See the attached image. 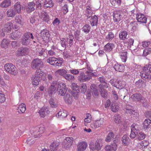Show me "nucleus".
I'll list each match as a JSON object with an SVG mask.
<instances>
[{
	"mask_svg": "<svg viewBox=\"0 0 151 151\" xmlns=\"http://www.w3.org/2000/svg\"><path fill=\"white\" fill-rule=\"evenodd\" d=\"M40 78L45 81L46 79V74L41 69L37 70L32 78V83L34 87H36L39 85L40 81Z\"/></svg>",
	"mask_w": 151,
	"mask_h": 151,
	"instance_id": "nucleus-1",
	"label": "nucleus"
},
{
	"mask_svg": "<svg viewBox=\"0 0 151 151\" xmlns=\"http://www.w3.org/2000/svg\"><path fill=\"white\" fill-rule=\"evenodd\" d=\"M34 38V37L32 33L27 32L23 35L21 42L23 45L27 46L30 43L31 40H33Z\"/></svg>",
	"mask_w": 151,
	"mask_h": 151,
	"instance_id": "nucleus-2",
	"label": "nucleus"
},
{
	"mask_svg": "<svg viewBox=\"0 0 151 151\" xmlns=\"http://www.w3.org/2000/svg\"><path fill=\"white\" fill-rule=\"evenodd\" d=\"M4 68L8 73L14 76L17 75L18 71L17 68L11 63L6 64L4 66Z\"/></svg>",
	"mask_w": 151,
	"mask_h": 151,
	"instance_id": "nucleus-3",
	"label": "nucleus"
},
{
	"mask_svg": "<svg viewBox=\"0 0 151 151\" xmlns=\"http://www.w3.org/2000/svg\"><path fill=\"white\" fill-rule=\"evenodd\" d=\"M43 63L41 59L37 58L34 59L32 61L31 67L33 69H40V68L43 67Z\"/></svg>",
	"mask_w": 151,
	"mask_h": 151,
	"instance_id": "nucleus-4",
	"label": "nucleus"
},
{
	"mask_svg": "<svg viewBox=\"0 0 151 151\" xmlns=\"http://www.w3.org/2000/svg\"><path fill=\"white\" fill-rule=\"evenodd\" d=\"M45 126L41 125L38 127L35 128L31 131V133L32 135L35 136V138L39 137L40 134L43 133L45 131Z\"/></svg>",
	"mask_w": 151,
	"mask_h": 151,
	"instance_id": "nucleus-5",
	"label": "nucleus"
},
{
	"mask_svg": "<svg viewBox=\"0 0 151 151\" xmlns=\"http://www.w3.org/2000/svg\"><path fill=\"white\" fill-rule=\"evenodd\" d=\"M47 62L50 64L57 66H61L63 63L61 60L54 57H49L47 60Z\"/></svg>",
	"mask_w": 151,
	"mask_h": 151,
	"instance_id": "nucleus-6",
	"label": "nucleus"
},
{
	"mask_svg": "<svg viewBox=\"0 0 151 151\" xmlns=\"http://www.w3.org/2000/svg\"><path fill=\"white\" fill-rule=\"evenodd\" d=\"M104 119L103 118H100L95 120L91 123V128L95 129L100 127H102L104 123Z\"/></svg>",
	"mask_w": 151,
	"mask_h": 151,
	"instance_id": "nucleus-7",
	"label": "nucleus"
},
{
	"mask_svg": "<svg viewBox=\"0 0 151 151\" xmlns=\"http://www.w3.org/2000/svg\"><path fill=\"white\" fill-rule=\"evenodd\" d=\"M14 25L12 22H9L6 23L4 25V27L2 29V32L1 35L3 36H5L4 32H10L11 30L14 29Z\"/></svg>",
	"mask_w": 151,
	"mask_h": 151,
	"instance_id": "nucleus-8",
	"label": "nucleus"
},
{
	"mask_svg": "<svg viewBox=\"0 0 151 151\" xmlns=\"http://www.w3.org/2000/svg\"><path fill=\"white\" fill-rule=\"evenodd\" d=\"M19 29V27L17 24L14 25L13 31L10 34V37L12 39L14 40L18 39L21 36V33L18 30Z\"/></svg>",
	"mask_w": 151,
	"mask_h": 151,
	"instance_id": "nucleus-9",
	"label": "nucleus"
},
{
	"mask_svg": "<svg viewBox=\"0 0 151 151\" xmlns=\"http://www.w3.org/2000/svg\"><path fill=\"white\" fill-rule=\"evenodd\" d=\"M29 50V49L27 47H20L18 49L16 52V55L17 56H20L27 55Z\"/></svg>",
	"mask_w": 151,
	"mask_h": 151,
	"instance_id": "nucleus-10",
	"label": "nucleus"
},
{
	"mask_svg": "<svg viewBox=\"0 0 151 151\" xmlns=\"http://www.w3.org/2000/svg\"><path fill=\"white\" fill-rule=\"evenodd\" d=\"M58 85V87L57 88L58 95L61 96L64 95L66 92L65 89L66 86L65 83L60 82L59 83Z\"/></svg>",
	"mask_w": 151,
	"mask_h": 151,
	"instance_id": "nucleus-11",
	"label": "nucleus"
},
{
	"mask_svg": "<svg viewBox=\"0 0 151 151\" xmlns=\"http://www.w3.org/2000/svg\"><path fill=\"white\" fill-rule=\"evenodd\" d=\"M131 132L130 137L131 138H134L137 134V131L139 130V126L135 123L132 125L131 127Z\"/></svg>",
	"mask_w": 151,
	"mask_h": 151,
	"instance_id": "nucleus-12",
	"label": "nucleus"
},
{
	"mask_svg": "<svg viewBox=\"0 0 151 151\" xmlns=\"http://www.w3.org/2000/svg\"><path fill=\"white\" fill-rule=\"evenodd\" d=\"M101 141L100 139H97L94 145L92 144L89 145L90 148L93 151L96 150L99 151L101 149Z\"/></svg>",
	"mask_w": 151,
	"mask_h": 151,
	"instance_id": "nucleus-13",
	"label": "nucleus"
},
{
	"mask_svg": "<svg viewBox=\"0 0 151 151\" xmlns=\"http://www.w3.org/2000/svg\"><path fill=\"white\" fill-rule=\"evenodd\" d=\"M41 36L45 41H48L50 34L49 31L46 29L42 30L40 32Z\"/></svg>",
	"mask_w": 151,
	"mask_h": 151,
	"instance_id": "nucleus-14",
	"label": "nucleus"
},
{
	"mask_svg": "<svg viewBox=\"0 0 151 151\" xmlns=\"http://www.w3.org/2000/svg\"><path fill=\"white\" fill-rule=\"evenodd\" d=\"M87 146V144L84 141L79 142L77 145V151H83L85 150Z\"/></svg>",
	"mask_w": 151,
	"mask_h": 151,
	"instance_id": "nucleus-15",
	"label": "nucleus"
},
{
	"mask_svg": "<svg viewBox=\"0 0 151 151\" xmlns=\"http://www.w3.org/2000/svg\"><path fill=\"white\" fill-rule=\"evenodd\" d=\"M116 140L113 141V144L110 145H107L105 147L104 149L106 151H116L117 149V144L115 143Z\"/></svg>",
	"mask_w": 151,
	"mask_h": 151,
	"instance_id": "nucleus-16",
	"label": "nucleus"
},
{
	"mask_svg": "<svg viewBox=\"0 0 151 151\" xmlns=\"http://www.w3.org/2000/svg\"><path fill=\"white\" fill-rule=\"evenodd\" d=\"M112 66L114 69L116 71L122 72L124 71V65L119 64L116 62H112Z\"/></svg>",
	"mask_w": 151,
	"mask_h": 151,
	"instance_id": "nucleus-17",
	"label": "nucleus"
},
{
	"mask_svg": "<svg viewBox=\"0 0 151 151\" xmlns=\"http://www.w3.org/2000/svg\"><path fill=\"white\" fill-rule=\"evenodd\" d=\"M136 19L138 22L142 23H145L147 22V17L144 15L140 13L137 14Z\"/></svg>",
	"mask_w": 151,
	"mask_h": 151,
	"instance_id": "nucleus-18",
	"label": "nucleus"
},
{
	"mask_svg": "<svg viewBox=\"0 0 151 151\" xmlns=\"http://www.w3.org/2000/svg\"><path fill=\"white\" fill-rule=\"evenodd\" d=\"M114 19L116 22H119L122 18L121 12L119 10L115 11L113 13Z\"/></svg>",
	"mask_w": 151,
	"mask_h": 151,
	"instance_id": "nucleus-19",
	"label": "nucleus"
},
{
	"mask_svg": "<svg viewBox=\"0 0 151 151\" xmlns=\"http://www.w3.org/2000/svg\"><path fill=\"white\" fill-rule=\"evenodd\" d=\"M78 79L79 81L82 82H84L88 81L90 79V77L85 74L83 72H82L80 74V75L78 77Z\"/></svg>",
	"mask_w": 151,
	"mask_h": 151,
	"instance_id": "nucleus-20",
	"label": "nucleus"
},
{
	"mask_svg": "<svg viewBox=\"0 0 151 151\" xmlns=\"http://www.w3.org/2000/svg\"><path fill=\"white\" fill-rule=\"evenodd\" d=\"M59 83V82L57 83L55 81L53 82L49 88L48 93L49 94L52 95L55 91H57V88L58 86V85Z\"/></svg>",
	"mask_w": 151,
	"mask_h": 151,
	"instance_id": "nucleus-21",
	"label": "nucleus"
},
{
	"mask_svg": "<svg viewBox=\"0 0 151 151\" xmlns=\"http://www.w3.org/2000/svg\"><path fill=\"white\" fill-rule=\"evenodd\" d=\"M39 17L43 22H48L50 20V17L47 12L43 11L39 16Z\"/></svg>",
	"mask_w": 151,
	"mask_h": 151,
	"instance_id": "nucleus-22",
	"label": "nucleus"
},
{
	"mask_svg": "<svg viewBox=\"0 0 151 151\" xmlns=\"http://www.w3.org/2000/svg\"><path fill=\"white\" fill-rule=\"evenodd\" d=\"M14 10L17 14H20L22 13L21 5L20 2L16 3L13 6Z\"/></svg>",
	"mask_w": 151,
	"mask_h": 151,
	"instance_id": "nucleus-23",
	"label": "nucleus"
},
{
	"mask_svg": "<svg viewBox=\"0 0 151 151\" xmlns=\"http://www.w3.org/2000/svg\"><path fill=\"white\" fill-rule=\"evenodd\" d=\"M50 113L47 107H44L42 108L39 111V113L40 116L42 117H44L47 114Z\"/></svg>",
	"mask_w": 151,
	"mask_h": 151,
	"instance_id": "nucleus-24",
	"label": "nucleus"
},
{
	"mask_svg": "<svg viewBox=\"0 0 151 151\" xmlns=\"http://www.w3.org/2000/svg\"><path fill=\"white\" fill-rule=\"evenodd\" d=\"M10 43V41L9 40L4 38L1 41L0 46L2 48L6 49L8 48Z\"/></svg>",
	"mask_w": 151,
	"mask_h": 151,
	"instance_id": "nucleus-25",
	"label": "nucleus"
},
{
	"mask_svg": "<svg viewBox=\"0 0 151 151\" xmlns=\"http://www.w3.org/2000/svg\"><path fill=\"white\" fill-rule=\"evenodd\" d=\"M27 5L26 8L27 12L30 13L34 10L35 4L33 2H29L28 3Z\"/></svg>",
	"mask_w": 151,
	"mask_h": 151,
	"instance_id": "nucleus-26",
	"label": "nucleus"
},
{
	"mask_svg": "<svg viewBox=\"0 0 151 151\" xmlns=\"http://www.w3.org/2000/svg\"><path fill=\"white\" fill-rule=\"evenodd\" d=\"M15 21L16 23L23 26L24 24V22L22 16L20 15H17L15 18Z\"/></svg>",
	"mask_w": 151,
	"mask_h": 151,
	"instance_id": "nucleus-27",
	"label": "nucleus"
},
{
	"mask_svg": "<svg viewBox=\"0 0 151 151\" xmlns=\"http://www.w3.org/2000/svg\"><path fill=\"white\" fill-rule=\"evenodd\" d=\"M151 120L150 119H145L143 123V128L145 130H148L150 127Z\"/></svg>",
	"mask_w": 151,
	"mask_h": 151,
	"instance_id": "nucleus-28",
	"label": "nucleus"
},
{
	"mask_svg": "<svg viewBox=\"0 0 151 151\" xmlns=\"http://www.w3.org/2000/svg\"><path fill=\"white\" fill-rule=\"evenodd\" d=\"M11 4V0H4L1 3L0 6L2 8H6L10 6Z\"/></svg>",
	"mask_w": 151,
	"mask_h": 151,
	"instance_id": "nucleus-29",
	"label": "nucleus"
},
{
	"mask_svg": "<svg viewBox=\"0 0 151 151\" xmlns=\"http://www.w3.org/2000/svg\"><path fill=\"white\" fill-rule=\"evenodd\" d=\"M26 110V106L24 104L22 103L18 106L17 111L19 114L24 113Z\"/></svg>",
	"mask_w": 151,
	"mask_h": 151,
	"instance_id": "nucleus-30",
	"label": "nucleus"
},
{
	"mask_svg": "<svg viewBox=\"0 0 151 151\" xmlns=\"http://www.w3.org/2000/svg\"><path fill=\"white\" fill-rule=\"evenodd\" d=\"M90 88L91 92L94 97H97L99 93L98 89L95 88V86L94 85H91Z\"/></svg>",
	"mask_w": 151,
	"mask_h": 151,
	"instance_id": "nucleus-31",
	"label": "nucleus"
},
{
	"mask_svg": "<svg viewBox=\"0 0 151 151\" xmlns=\"http://www.w3.org/2000/svg\"><path fill=\"white\" fill-rule=\"evenodd\" d=\"M7 17L9 18H13L17 14L14 9L12 8L9 9L6 12Z\"/></svg>",
	"mask_w": 151,
	"mask_h": 151,
	"instance_id": "nucleus-32",
	"label": "nucleus"
},
{
	"mask_svg": "<svg viewBox=\"0 0 151 151\" xmlns=\"http://www.w3.org/2000/svg\"><path fill=\"white\" fill-rule=\"evenodd\" d=\"M132 98L134 101H139L142 100V96L139 94H134L131 96Z\"/></svg>",
	"mask_w": 151,
	"mask_h": 151,
	"instance_id": "nucleus-33",
	"label": "nucleus"
},
{
	"mask_svg": "<svg viewBox=\"0 0 151 151\" xmlns=\"http://www.w3.org/2000/svg\"><path fill=\"white\" fill-rule=\"evenodd\" d=\"M114 47V45L112 43H108L104 46V49L107 52L111 51Z\"/></svg>",
	"mask_w": 151,
	"mask_h": 151,
	"instance_id": "nucleus-34",
	"label": "nucleus"
},
{
	"mask_svg": "<svg viewBox=\"0 0 151 151\" xmlns=\"http://www.w3.org/2000/svg\"><path fill=\"white\" fill-rule=\"evenodd\" d=\"M128 34L126 31H121L119 33V38L121 40H124L127 39Z\"/></svg>",
	"mask_w": 151,
	"mask_h": 151,
	"instance_id": "nucleus-35",
	"label": "nucleus"
},
{
	"mask_svg": "<svg viewBox=\"0 0 151 151\" xmlns=\"http://www.w3.org/2000/svg\"><path fill=\"white\" fill-rule=\"evenodd\" d=\"M68 115V112L65 110L60 111L56 114V117L63 118L65 117Z\"/></svg>",
	"mask_w": 151,
	"mask_h": 151,
	"instance_id": "nucleus-36",
	"label": "nucleus"
},
{
	"mask_svg": "<svg viewBox=\"0 0 151 151\" xmlns=\"http://www.w3.org/2000/svg\"><path fill=\"white\" fill-rule=\"evenodd\" d=\"M122 142L123 145L128 146L129 144V138L127 135H124L122 137Z\"/></svg>",
	"mask_w": 151,
	"mask_h": 151,
	"instance_id": "nucleus-37",
	"label": "nucleus"
},
{
	"mask_svg": "<svg viewBox=\"0 0 151 151\" xmlns=\"http://www.w3.org/2000/svg\"><path fill=\"white\" fill-rule=\"evenodd\" d=\"M141 76L143 79H151V75L150 73L146 72L143 71L141 73Z\"/></svg>",
	"mask_w": 151,
	"mask_h": 151,
	"instance_id": "nucleus-38",
	"label": "nucleus"
},
{
	"mask_svg": "<svg viewBox=\"0 0 151 151\" xmlns=\"http://www.w3.org/2000/svg\"><path fill=\"white\" fill-rule=\"evenodd\" d=\"M98 18L97 16L94 15L91 17L90 20V24L92 26H96L97 24Z\"/></svg>",
	"mask_w": 151,
	"mask_h": 151,
	"instance_id": "nucleus-39",
	"label": "nucleus"
},
{
	"mask_svg": "<svg viewBox=\"0 0 151 151\" xmlns=\"http://www.w3.org/2000/svg\"><path fill=\"white\" fill-rule=\"evenodd\" d=\"M114 134L112 132H109L107 135L105 140L107 142H110L114 137Z\"/></svg>",
	"mask_w": 151,
	"mask_h": 151,
	"instance_id": "nucleus-40",
	"label": "nucleus"
},
{
	"mask_svg": "<svg viewBox=\"0 0 151 151\" xmlns=\"http://www.w3.org/2000/svg\"><path fill=\"white\" fill-rule=\"evenodd\" d=\"M67 70L64 69H59L56 72V73L57 74L62 76L64 78V77L67 74Z\"/></svg>",
	"mask_w": 151,
	"mask_h": 151,
	"instance_id": "nucleus-41",
	"label": "nucleus"
},
{
	"mask_svg": "<svg viewBox=\"0 0 151 151\" xmlns=\"http://www.w3.org/2000/svg\"><path fill=\"white\" fill-rule=\"evenodd\" d=\"M137 24L135 22H132L129 25V26L130 28L132 31L134 32L137 29Z\"/></svg>",
	"mask_w": 151,
	"mask_h": 151,
	"instance_id": "nucleus-42",
	"label": "nucleus"
},
{
	"mask_svg": "<svg viewBox=\"0 0 151 151\" xmlns=\"http://www.w3.org/2000/svg\"><path fill=\"white\" fill-rule=\"evenodd\" d=\"M53 6V4L51 0H45L44 3V6L45 8L51 7Z\"/></svg>",
	"mask_w": 151,
	"mask_h": 151,
	"instance_id": "nucleus-43",
	"label": "nucleus"
},
{
	"mask_svg": "<svg viewBox=\"0 0 151 151\" xmlns=\"http://www.w3.org/2000/svg\"><path fill=\"white\" fill-rule=\"evenodd\" d=\"M127 52L125 51L122 52L120 55V57L122 60V61L123 62H125L127 60Z\"/></svg>",
	"mask_w": 151,
	"mask_h": 151,
	"instance_id": "nucleus-44",
	"label": "nucleus"
},
{
	"mask_svg": "<svg viewBox=\"0 0 151 151\" xmlns=\"http://www.w3.org/2000/svg\"><path fill=\"white\" fill-rule=\"evenodd\" d=\"M64 78L66 80L70 82L73 81L75 80L74 76L70 74H66Z\"/></svg>",
	"mask_w": 151,
	"mask_h": 151,
	"instance_id": "nucleus-45",
	"label": "nucleus"
},
{
	"mask_svg": "<svg viewBox=\"0 0 151 151\" xmlns=\"http://www.w3.org/2000/svg\"><path fill=\"white\" fill-rule=\"evenodd\" d=\"M146 135L144 133L140 132L138 133L137 134L136 137L137 139L139 140L143 139L145 137Z\"/></svg>",
	"mask_w": 151,
	"mask_h": 151,
	"instance_id": "nucleus-46",
	"label": "nucleus"
},
{
	"mask_svg": "<svg viewBox=\"0 0 151 151\" xmlns=\"http://www.w3.org/2000/svg\"><path fill=\"white\" fill-rule=\"evenodd\" d=\"M143 71L151 73V65L147 64L144 66L143 68Z\"/></svg>",
	"mask_w": 151,
	"mask_h": 151,
	"instance_id": "nucleus-47",
	"label": "nucleus"
},
{
	"mask_svg": "<svg viewBox=\"0 0 151 151\" xmlns=\"http://www.w3.org/2000/svg\"><path fill=\"white\" fill-rule=\"evenodd\" d=\"M114 122L117 123H120L122 122V117L118 114H116L114 116Z\"/></svg>",
	"mask_w": 151,
	"mask_h": 151,
	"instance_id": "nucleus-48",
	"label": "nucleus"
},
{
	"mask_svg": "<svg viewBox=\"0 0 151 151\" xmlns=\"http://www.w3.org/2000/svg\"><path fill=\"white\" fill-rule=\"evenodd\" d=\"M56 48L55 46H52L51 50H49L47 54L49 56H53L55 55L56 53L55 52Z\"/></svg>",
	"mask_w": 151,
	"mask_h": 151,
	"instance_id": "nucleus-49",
	"label": "nucleus"
},
{
	"mask_svg": "<svg viewBox=\"0 0 151 151\" xmlns=\"http://www.w3.org/2000/svg\"><path fill=\"white\" fill-rule=\"evenodd\" d=\"M38 50H37V52L38 55L40 56H44L46 54L45 49L40 48H38Z\"/></svg>",
	"mask_w": 151,
	"mask_h": 151,
	"instance_id": "nucleus-50",
	"label": "nucleus"
},
{
	"mask_svg": "<svg viewBox=\"0 0 151 151\" xmlns=\"http://www.w3.org/2000/svg\"><path fill=\"white\" fill-rule=\"evenodd\" d=\"M111 109L112 111L116 112L118 111L119 106L115 104H112L111 106Z\"/></svg>",
	"mask_w": 151,
	"mask_h": 151,
	"instance_id": "nucleus-51",
	"label": "nucleus"
},
{
	"mask_svg": "<svg viewBox=\"0 0 151 151\" xmlns=\"http://www.w3.org/2000/svg\"><path fill=\"white\" fill-rule=\"evenodd\" d=\"M150 54H151V48H145L143 50L142 55L144 56H146Z\"/></svg>",
	"mask_w": 151,
	"mask_h": 151,
	"instance_id": "nucleus-52",
	"label": "nucleus"
},
{
	"mask_svg": "<svg viewBox=\"0 0 151 151\" xmlns=\"http://www.w3.org/2000/svg\"><path fill=\"white\" fill-rule=\"evenodd\" d=\"M58 145L57 142L54 141L50 145V148L53 151H56L57 150V147Z\"/></svg>",
	"mask_w": 151,
	"mask_h": 151,
	"instance_id": "nucleus-53",
	"label": "nucleus"
},
{
	"mask_svg": "<svg viewBox=\"0 0 151 151\" xmlns=\"http://www.w3.org/2000/svg\"><path fill=\"white\" fill-rule=\"evenodd\" d=\"M92 117L91 114L89 113L86 114V117L84 119L85 123H87L90 122L91 120Z\"/></svg>",
	"mask_w": 151,
	"mask_h": 151,
	"instance_id": "nucleus-54",
	"label": "nucleus"
},
{
	"mask_svg": "<svg viewBox=\"0 0 151 151\" xmlns=\"http://www.w3.org/2000/svg\"><path fill=\"white\" fill-rule=\"evenodd\" d=\"M90 29L91 27L89 25L86 24L82 27V31L84 32L85 33H88L90 31Z\"/></svg>",
	"mask_w": 151,
	"mask_h": 151,
	"instance_id": "nucleus-55",
	"label": "nucleus"
},
{
	"mask_svg": "<svg viewBox=\"0 0 151 151\" xmlns=\"http://www.w3.org/2000/svg\"><path fill=\"white\" fill-rule=\"evenodd\" d=\"M65 102L68 104L71 103L72 98L70 97V95H67L64 97Z\"/></svg>",
	"mask_w": 151,
	"mask_h": 151,
	"instance_id": "nucleus-56",
	"label": "nucleus"
},
{
	"mask_svg": "<svg viewBox=\"0 0 151 151\" xmlns=\"http://www.w3.org/2000/svg\"><path fill=\"white\" fill-rule=\"evenodd\" d=\"M114 37V34L112 32H109L106 37V39L108 41L111 40Z\"/></svg>",
	"mask_w": 151,
	"mask_h": 151,
	"instance_id": "nucleus-57",
	"label": "nucleus"
},
{
	"mask_svg": "<svg viewBox=\"0 0 151 151\" xmlns=\"http://www.w3.org/2000/svg\"><path fill=\"white\" fill-rule=\"evenodd\" d=\"M35 142V139L33 137H28L27 140V143L29 145L33 144Z\"/></svg>",
	"mask_w": 151,
	"mask_h": 151,
	"instance_id": "nucleus-58",
	"label": "nucleus"
},
{
	"mask_svg": "<svg viewBox=\"0 0 151 151\" xmlns=\"http://www.w3.org/2000/svg\"><path fill=\"white\" fill-rule=\"evenodd\" d=\"M122 0H110V2L112 5L114 6L116 4L118 5H120Z\"/></svg>",
	"mask_w": 151,
	"mask_h": 151,
	"instance_id": "nucleus-59",
	"label": "nucleus"
},
{
	"mask_svg": "<svg viewBox=\"0 0 151 151\" xmlns=\"http://www.w3.org/2000/svg\"><path fill=\"white\" fill-rule=\"evenodd\" d=\"M148 144L149 143L146 140H144L140 143V145L141 146V147L143 148L148 146Z\"/></svg>",
	"mask_w": 151,
	"mask_h": 151,
	"instance_id": "nucleus-60",
	"label": "nucleus"
},
{
	"mask_svg": "<svg viewBox=\"0 0 151 151\" xmlns=\"http://www.w3.org/2000/svg\"><path fill=\"white\" fill-rule=\"evenodd\" d=\"M81 89L82 93H84L86 92L87 90V86L85 83H82L81 85Z\"/></svg>",
	"mask_w": 151,
	"mask_h": 151,
	"instance_id": "nucleus-61",
	"label": "nucleus"
},
{
	"mask_svg": "<svg viewBox=\"0 0 151 151\" xmlns=\"http://www.w3.org/2000/svg\"><path fill=\"white\" fill-rule=\"evenodd\" d=\"M49 103L52 108H55L57 106V103L54 102V100L52 99H51L50 100Z\"/></svg>",
	"mask_w": 151,
	"mask_h": 151,
	"instance_id": "nucleus-62",
	"label": "nucleus"
},
{
	"mask_svg": "<svg viewBox=\"0 0 151 151\" xmlns=\"http://www.w3.org/2000/svg\"><path fill=\"white\" fill-rule=\"evenodd\" d=\"M71 87L73 91H76L77 93L79 91L78 90V87L76 83H72L71 85Z\"/></svg>",
	"mask_w": 151,
	"mask_h": 151,
	"instance_id": "nucleus-63",
	"label": "nucleus"
},
{
	"mask_svg": "<svg viewBox=\"0 0 151 151\" xmlns=\"http://www.w3.org/2000/svg\"><path fill=\"white\" fill-rule=\"evenodd\" d=\"M86 13L87 14L91 15L92 12V8L90 6H87L86 7Z\"/></svg>",
	"mask_w": 151,
	"mask_h": 151,
	"instance_id": "nucleus-64",
	"label": "nucleus"
}]
</instances>
